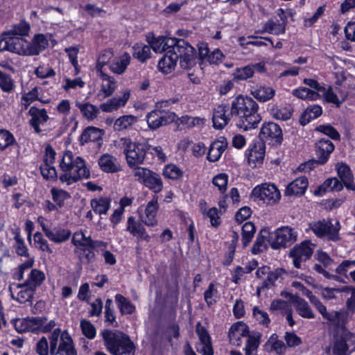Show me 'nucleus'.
<instances>
[{
  "mask_svg": "<svg viewBox=\"0 0 355 355\" xmlns=\"http://www.w3.org/2000/svg\"><path fill=\"white\" fill-rule=\"evenodd\" d=\"M258 103L248 96L239 94L231 103H223L214 110L212 123L216 130H223L234 119L239 129L247 131L258 127L262 117Z\"/></svg>",
  "mask_w": 355,
  "mask_h": 355,
  "instance_id": "obj_1",
  "label": "nucleus"
},
{
  "mask_svg": "<svg viewBox=\"0 0 355 355\" xmlns=\"http://www.w3.org/2000/svg\"><path fill=\"white\" fill-rule=\"evenodd\" d=\"M306 297L324 320L336 328L342 329L341 334L335 336L333 353L334 355H347V352L349 349L347 342L355 338V335L347 331L345 327L347 321V312L344 311H327L326 306L311 291L308 292Z\"/></svg>",
  "mask_w": 355,
  "mask_h": 355,
  "instance_id": "obj_2",
  "label": "nucleus"
},
{
  "mask_svg": "<svg viewBox=\"0 0 355 355\" xmlns=\"http://www.w3.org/2000/svg\"><path fill=\"white\" fill-rule=\"evenodd\" d=\"M0 40V51H10L19 55H37L48 46V40L42 33L34 35L31 42L24 47V40L21 38L10 36L9 33H4Z\"/></svg>",
  "mask_w": 355,
  "mask_h": 355,
  "instance_id": "obj_3",
  "label": "nucleus"
},
{
  "mask_svg": "<svg viewBox=\"0 0 355 355\" xmlns=\"http://www.w3.org/2000/svg\"><path fill=\"white\" fill-rule=\"evenodd\" d=\"M59 166L63 172L59 175V180L67 185L90 178V171L85 160L80 156H74L70 150L64 153Z\"/></svg>",
  "mask_w": 355,
  "mask_h": 355,
  "instance_id": "obj_4",
  "label": "nucleus"
},
{
  "mask_svg": "<svg viewBox=\"0 0 355 355\" xmlns=\"http://www.w3.org/2000/svg\"><path fill=\"white\" fill-rule=\"evenodd\" d=\"M186 49H175L168 50L158 62L159 70L164 74L171 73L176 66L177 62L180 60V67L183 69H191L196 64L197 52L196 50L187 42L183 45Z\"/></svg>",
  "mask_w": 355,
  "mask_h": 355,
  "instance_id": "obj_5",
  "label": "nucleus"
},
{
  "mask_svg": "<svg viewBox=\"0 0 355 355\" xmlns=\"http://www.w3.org/2000/svg\"><path fill=\"white\" fill-rule=\"evenodd\" d=\"M106 349L112 355H135L136 347L130 336L121 331L105 329L101 332Z\"/></svg>",
  "mask_w": 355,
  "mask_h": 355,
  "instance_id": "obj_6",
  "label": "nucleus"
},
{
  "mask_svg": "<svg viewBox=\"0 0 355 355\" xmlns=\"http://www.w3.org/2000/svg\"><path fill=\"white\" fill-rule=\"evenodd\" d=\"M71 243L76 248L74 252L78 255L79 259L87 264L95 261L96 249L107 247L106 242L94 240L90 236H86L82 230L73 233Z\"/></svg>",
  "mask_w": 355,
  "mask_h": 355,
  "instance_id": "obj_7",
  "label": "nucleus"
},
{
  "mask_svg": "<svg viewBox=\"0 0 355 355\" xmlns=\"http://www.w3.org/2000/svg\"><path fill=\"white\" fill-rule=\"evenodd\" d=\"M119 146L130 168L137 171L139 165L146 164L147 143L133 142L130 137H122Z\"/></svg>",
  "mask_w": 355,
  "mask_h": 355,
  "instance_id": "obj_8",
  "label": "nucleus"
},
{
  "mask_svg": "<svg viewBox=\"0 0 355 355\" xmlns=\"http://www.w3.org/2000/svg\"><path fill=\"white\" fill-rule=\"evenodd\" d=\"M50 355H78L73 338L67 330L56 328L49 336Z\"/></svg>",
  "mask_w": 355,
  "mask_h": 355,
  "instance_id": "obj_9",
  "label": "nucleus"
},
{
  "mask_svg": "<svg viewBox=\"0 0 355 355\" xmlns=\"http://www.w3.org/2000/svg\"><path fill=\"white\" fill-rule=\"evenodd\" d=\"M257 139L271 148H278L284 141L283 130L275 122L264 121L261 126Z\"/></svg>",
  "mask_w": 355,
  "mask_h": 355,
  "instance_id": "obj_10",
  "label": "nucleus"
},
{
  "mask_svg": "<svg viewBox=\"0 0 355 355\" xmlns=\"http://www.w3.org/2000/svg\"><path fill=\"white\" fill-rule=\"evenodd\" d=\"M146 42L155 53H166L168 50L175 49H180L184 51L183 45L187 44V42L184 39H178L176 37H168L166 36L160 35L155 37L153 33L146 36ZM186 48L184 47V49Z\"/></svg>",
  "mask_w": 355,
  "mask_h": 355,
  "instance_id": "obj_11",
  "label": "nucleus"
},
{
  "mask_svg": "<svg viewBox=\"0 0 355 355\" xmlns=\"http://www.w3.org/2000/svg\"><path fill=\"white\" fill-rule=\"evenodd\" d=\"M135 176L137 178L139 183L154 193L155 195L163 190L164 183L161 175L148 168H139L135 172Z\"/></svg>",
  "mask_w": 355,
  "mask_h": 355,
  "instance_id": "obj_12",
  "label": "nucleus"
},
{
  "mask_svg": "<svg viewBox=\"0 0 355 355\" xmlns=\"http://www.w3.org/2000/svg\"><path fill=\"white\" fill-rule=\"evenodd\" d=\"M177 117L174 112L165 109L155 108L146 115V121L150 130H157L161 127L166 126L175 121Z\"/></svg>",
  "mask_w": 355,
  "mask_h": 355,
  "instance_id": "obj_13",
  "label": "nucleus"
},
{
  "mask_svg": "<svg viewBox=\"0 0 355 355\" xmlns=\"http://www.w3.org/2000/svg\"><path fill=\"white\" fill-rule=\"evenodd\" d=\"M251 196L267 205H274L281 198V193L276 185L268 183L257 185L252 190Z\"/></svg>",
  "mask_w": 355,
  "mask_h": 355,
  "instance_id": "obj_14",
  "label": "nucleus"
},
{
  "mask_svg": "<svg viewBox=\"0 0 355 355\" xmlns=\"http://www.w3.org/2000/svg\"><path fill=\"white\" fill-rule=\"evenodd\" d=\"M271 235L272 241H270V248L272 250L289 247L297 239V233L289 226L279 227Z\"/></svg>",
  "mask_w": 355,
  "mask_h": 355,
  "instance_id": "obj_15",
  "label": "nucleus"
},
{
  "mask_svg": "<svg viewBox=\"0 0 355 355\" xmlns=\"http://www.w3.org/2000/svg\"><path fill=\"white\" fill-rule=\"evenodd\" d=\"M313 245L311 241L306 240L300 244L295 245L289 252V257L293 259L295 268L300 269L302 263L311 259L313 253Z\"/></svg>",
  "mask_w": 355,
  "mask_h": 355,
  "instance_id": "obj_16",
  "label": "nucleus"
},
{
  "mask_svg": "<svg viewBox=\"0 0 355 355\" xmlns=\"http://www.w3.org/2000/svg\"><path fill=\"white\" fill-rule=\"evenodd\" d=\"M266 146L258 139H254L245 150V157L249 165L256 167L263 162L266 155Z\"/></svg>",
  "mask_w": 355,
  "mask_h": 355,
  "instance_id": "obj_17",
  "label": "nucleus"
},
{
  "mask_svg": "<svg viewBox=\"0 0 355 355\" xmlns=\"http://www.w3.org/2000/svg\"><path fill=\"white\" fill-rule=\"evenodd\" d=\"M27 115L30 117L28 124L36 134H40L42 132L41 126L44 125L50 119L45 108H40L35 105L29 108Z\"/></svg>",
  "mask_w": 355,
  "mask_h": 355,
  "instance_id": "obj_18",
  "label": "nucleus"
},
{
  "mask_svg": "<svg viewBox=\"0 0 355 355\" xmlns=\"http://www.w3.org/2000/svg\"><path fill=\"white\" fill-rule=\"evenodd\" d=\"M104 130L95 126L86 127L79 136L78 141L80 146H84L89 143H94L98 148L103 144Z\"/></svg>",
  "mask_w": 355,
  "mask_h": 355,
  "instance_id": "obj_19",
  "label": "nucleus"
},
{
  "mask_svg": "<svg viewBox=\"0 0 355 355\" xmlns=\"http://www.w3.org/2000/svg\"><path fill=\"white\" fill-rule=\"evenodd\" d=\"M335 146L329 139L321 138L315 144L316 163L320 165L326 164L329 159L330 155L334 150Z\"/></svg>",
  "mask_w": 355,
  "mask_h": 355,
  "instance_id": "obj_20",
  "label": "nucleus"
},
{
  "mask_svg": "<svg viewBox=\"0 0 355 355\" xmlns=\"http://www.w3.org/2000/svg\"><path fill=\"white\" fill-rule=\"evenodd\" d=\"M250 334V328L243 321L234 323L229 329L228 338L230 343L236 347L242 345V338L247 337Z\"/></svg>",
  "mask_w": 355,
  "mask_h": 355,
  "instance_id": "obj_21",
  "label": "nucleus"
},
{
  "mask_svg": "<svg viewBox=\"0 0 355 355\" xmlns=\"http://www.w3.org/2000/svg\"><path fill=\"white\" fill-rule=\"evenodd\" d=\"M42 320L37 317H26L24 318H16L12 320L15 329L19 334L31 332L37 334V324H40Z\"/></svg>",
  "mask_w": 355,
  "mask_h": 355,
  "instance_id": "obj_22",
  "label": "nucleus"
},
{
  "mask_svg": "<svg viewBox=\"0 0 355 355\" xmlns=\"http://www.w3.org/2000/svg\"><path fill=\"white\" fill-rule=\"evenodd\" d=\"M228 143L225 137H219L210 144L207 155V159L209 162H218L223 153L227 149Z\"/></svg>",
  "mask_w": 355,
  "mask_h": 355,
  "instance_id": "obj_23",
  "label": "nucleus"
},
{
  "mask_svg": "<svg viewBox=\"0 0 355 355\" xmlns=\"http://www.w3.org/2000/svg\"><path fill=\"white\" fill-rule=\"evenodd\" d=\"M309 187V180L305 175H302L291 182L286 187L284 193L287 196H303Z\"/></svg>",
  "mask_w": 355,
  "mask_h": 355,
  "instance_id": "obj_24",
  "label": "nucleus"
},
{
  "mask_svg": "<svg viewBox=\"0 0 355 355\" xmlns=\"http://www.w3.org/2000/svg\"><path fill=\"white\" fill-rule=\"evenodd\" d=\"M336 170L339 179L343 182L345 187L349 191H355L354 176L350 167L345 163L338 162Z\"/></svg>",
  "mask_w": 355,
  "mask_h": 355,
  "instance_id": "obj_25",
  "label": "nucleus"
},
{
  "mask_svg": "<svg viewBox=\"0 0 355 355\" xmlns=\"http://www.w3.org/2000/svg\"><path fill=\"white\" fill-rule=\"evenodd\" d=\"M98 164L101 170L107 173H115L121 170L116 157L109 153L101 155L98 159Z\"/></svg>",
  "mask_w": 355,
  "mask_h": 355,
  "instance_id": "obj_26",
  "label": "nucleus"
},
{
  "mask_svg": "<svg viewBox=\"0 0 355 355\" xmlns=\"http://www.w3.org/2000/svg\"><path fill=\"white\" fill-rule=\"evenodd\" d=\"M46 279L45 273L37 268H32L28 275L27 279L22 283L17 285V288H22L24 286H30L34 290L42 286Z\"/></svg>",
  "mask_w": 355,
  "mask_h": 355,
  "instance_id": "obj_27",
  "label": "nucleus"
},
{
  "mask_svg": "<svg viewBox=\"0 0 355 355\" xmlns=\"http://www.w3.org/2000/svg\"><path fill=\"white\" fill-rule=\"evenodd\" d=\"M270 241H272L271 233L266 229H262L252 247V254L256 255L266 251L268 248V245L270 246Z\"/></svg>",
  "mask_w": 355,
  "mask_h": 355,
  "instance_id": "obj_28",
  "label": "nucleus"
},
{
  "mask_svg": "<svg viewBox=\"0 0 355 355\" xmlns=\"http://www.w3.org/2000/svg\"><path fill=\"white\" fill-rule=\"evenodd\" d=\"M159 210L158 196L154 195L145 208L146 220L143 223L148 227L157 225V214Z\"/></svg>",
  "mask_w": 355,
  "mask_h": 355,
  "instance_id": "obj_29",
  "label": "nucleus"
},
{
  "mask_svg": "<svg viewBox=\"0 0 355 355\" xmlns=\"http://www.w3.org/2000/svg\"><path fill=\"white\" fill-rule=\"evenodd\" d=\"M130 96V91H125L122 96L113 97L106 102L100 105V108L105 112H112L117 110L119 107H123L127 103Z\"/></svg>",
  "mask_w": 355,
  "mask_h": 355,
  "instance_id": "obj_30",
  "label": "nucleus"
},
{
  "mask_svg": "<svg viewBox=\"0 0 355 355\" xmlns=\"http://www.w3.org/2000/svg\"><path fill=\"white\" fill-rule=\"evenodd\" d=\"M42 231L51 241L55 243H62L67 241L71 235L70 230L62 227L55 228L54 231H52L50 229H46L44 227H42Z\"/></svg>",
  "mask_w": 355,
  "mask_h": 355,
  "instance_id": "obj_31",
  "label": "nucleus"
},
{
  "mask_svg": "<svg viewBox=\"0 0 355 355\" xmlns=\"http://www.w3.org/2000/svg\"><path fill=\"white\" fill-rule=\"evenodd\" d=\"M250 94L260 103H265L275 96V90L270 86L256 85L251 88Z\"/></svg>",
  "mask_w": 355,
  "mask_h": 355,
  "instance_id": "obj_32",
  "label": "nucleus"
},
{
  "mask_svg": "<svg viewBox=\"0 0 355 355\" xmlns=\"http://www.w3.org/2000/svg\"><path fill=\"white\" fill-rule=\"evenodd\" d=\"M232 239L230 242H226L225 245H227V250L224 254L222 265L225 267L230 266L235 257L236 249L239 240V235L237 232L232 230Z\"/></svg>",
  "mask_w": 355,
  "mask_h": 355,
  "instance_id": "obj_33",
  "label": "nucleus"
},
{
  "mask_svg": "<svg viewBox=\"0 0 355 355\" xmlns=\"http://www.w3.org/2000/svg\"><path fill=\"white\" fill-rule=\"evenodd\" d=\"M131 58L128 52L114 58L109 64L110 70L114 73L121 75L123 73L128 66L130 64Z\"/></svg>",
  "mask_w": 355,
  "mask_h": 355,
  "instance_id": "obj_34",
  "label": "nucleus"
},
{
  "mask_svg": "<svg viewBox=\"0 0 355 355\" xmlns=\"http://www.w3.org/2000/svg\"><path fill=\"white\" fill-rule=\"evenodd\" d=\"M268 110L270 116L276 120L287 121L293 114L291 110L284 104H269Z\"/></svg>",
  "mask_w": 355,
  "mask_h": 355,
  "instance_id": "obj_35",
  "label": "nucleus"
},
{
  "mask_svg": "<svg viewBox=\"0 0 355 355\" xmlns=\"http://www.w3.org/2000/svg\"><path fill=\"white\" fill-rule=\"evenodd\" d=\"M75 105L79 109L83 117L88 121H92L96 119L100 112L97 106L89 102L83 103L76 101Z\"/></svg>",
  "mask_w": 355,
  "mask_h": 355,
  "instance_id": "obj_36",
  "label": "nucleus"
},
{
  "mask_svg": "<svg viewBox=\"0 0 355 355\" xmlns=\"http://www.w3.org/2000/svg\"><path fill=\"white\" fill-rule=\"evenodd\" d=\"M132 55L141 63H145L151 58L150 47L142 42H136L132 46Z\"/></svg>",
  "mask_w": 355,
  "mask_h": 355,
  "instance_id": "obj_37",
  "label": "nucleus"
},
{
  "mask_svg": "<svg viewBox=\"0 0 355 355\" xmlns=\"http://www.w3.org/2000/svg\"><path fill=\"white\" fill-rule=\"evenodd\" d=\"M155 158L161 163L167 160V157L160 146H153L147 143L146 164H153Z\"/></svg>",
  "mask_w": 355,
  "mask_h": 355,
  "instance_id": "obj_38",
  "label": "nucleus"
},
{
  "mask_svg": "<svg viewBox=\"0 0 355 355\" xmlns=\"http://www.w3.org/2000/svg\"><path fill=\"white\" fill-rule=\"evenodd\" d=\"M286 271L282 268H277L274 270H271L266 276V278L263 280L261 284L257 287V291L261 289L263 291L269 290L275 285L277 280L284 274Z\"/></svg>",
  "mask_w": 355,
  "mask_h": 355,
  "instance_id": "obj_39",
  "label": "nucleus"
},
{
  "mask_svg": "<svg viewBox=\"0 0 355 355\" xmlns=\"http://www.w3.org/2000/svg\"><path fill=\"white\" fill-rule=\"evenodd\" d=\"M322 113L320 105H313L308 106L300 117V123L302 125H306L313 119L318 118Z\"/></svg>",
  "mask_w": 355,
  "mask_h": 355,
  "instance_id": "obj_40",
  "label": "nucleus"
},
{
  "mask_svg": "<svg viewBox=\"0 0 355 355\" xmlns=\"http://www.w3.org/2000/svg\"><path fill=\"white\" fill-rule=\"evenodd\" d=\"M199 207L201 213L210 218L212 227H217L220 224L218 211L216 207H211L207 210V203L205 200L201 199L199 202Z\"/></svg>",
  "mask_w": 355,
  "mask_h": 355,
  "instance_id": "obj_41",
  "label": "nucleus"
},
{
  "mask_svg": "<svg viewBox=\"0 0 355 355\" xmlns=\"http://www.w3.org/2000/svg\"><path fill=\"white\" fill-rule=\"evenodd\" d=\"M97 76L102 80L101 91L105 97L110 96L115 91L116 87V81L112 76H109L105 72L97 73Z\"/></svg>",
  "mask_w": 355,
  "mask_h": 355,
  "instance_id": "obj_42",
  "label": "nucleus"
},
{
  "mask_svg": "<svg viewBox=\"0 0 355 355\" xmlns=\"http://www.w3.org/2000/svg\"><path fill=\"white\" fill-rule=\"evenodd\" d=\"M257 228L254 223L248 221L245 223L241 228V245L245 249L249 245L254 238Z\"/></svg>",
  "mask_w": 355,
  "mask_h": 355,
  "instance_id": "obj_43",
  "label": "nucleus"
},
{
  "mask_svg": "<svg viewBox=\"0 0 355 355\" xmlns=\"http://www.w3.org/2000/svg\"><path fill=\"white\" fill-rule=\"evenodd\" d=\"M111 199L107 197L95 198L91 200L93 211L99 215L106 214L110 208Z\"/></svg>",
  "mask_w": 355,
  "mask_h": 355,
  "instance_id": "obj_44",
  "label": "nucleus"
},
{
  "mask_svg": "<svg viewBox=\"0 0 355 355\" xmlns=\"http://www.w3.org/2000/svg\"><path fill=\"white\" fill-rule=\"evenodd\" d=\"M114 298L121 315H131L135 311V306L122 294H116Z\"/></svg>",
  "mask_w": 355,
  "mask_h": 355,
  "instance_id": "obj_45",
  "label": "nucleus"
},
{
  "mask_svg": "<svg viewBox=\"0 0 355 355\" xmlns=\"http://www.w3.org/2000/svg\"><path fill=\"white\" fill-rule=\"evenodd\" d=\"M297 313L303 318L314 319L315 318L308 302L303 298L297 297L294 301Z\"/></svg>",
  "mask_w": 355,
  "mask_h": 355,
  "instance_id": "obj_46",
  "label": "nucleus"
},
{
  "mask_svg": "<svg viewBox=\"0 0 355 355\" xmlns=\"http://www.w3.org/2000/svg\"><path fill=\"white\" fill-rule=\"evenodd\" d=\"M137 121V118L132 114L123 115L116 119L114 123V130L121 132L132 128Z\"/></svg>",
  "mask_w": 355,
  "mask_h": 355,
  "instance_id": "obj_47",
  "label": "nucleus"
},
{
  "mask_svg": "<svg viewBox=\"0 0 355 355\" xmlns=\"http://www.w3.org/2000/svg\"><path fill=\"white\" fill-rule=\"evenodd\" d=\"M162 175L166 179L178 180L183 177L184 171L176 164L171 163L165 165Z\"/></svg>",
  "mask_w": 355,
  "mask_h": 355,
  "instance_id": "obj_48",
  "label": "nucleus"
},
{
  "mask_svg": "<svg viewBox=\"0 0 355 355\" xmlns=\"http://www.w3.org/2000/svg\"><path fill=\"white\" fill-rule=\"evenodd\" d=\"M39 101L43 103H46L48 101H44L39 98L38 88L35 87L32 88L28 92L24 94L21 96V101L22 109L26 110L28 108L32 103L34 101Z\"/></svg>",
  "mask_w": 355,
  "mask_h": 355,
  "instance_id": "obj_49",
  "label": "nucleus"
},
{
  "mask_svg": "<svg viewBox=\"0 0 355 355\" xmlns=\"http://www.w3.org/2000/svg\"><path fill=\"white\" fill-rule=\"evenodd\" d=\"M220 298V295L216 284L211 282L204 292V300L208 307L215 304Z\"/></svg>",
  "mask_w": 355,
  "mask_h": 355,
  "instance_id": "obj_50",
  "label": "nucleus"
},
{
  "mask_svg": "<svg viewBox=\"0 0 355 355\" xmlns=\"http://www.w3.org/2000/svg\"><path fill=\"white\" fill-rule=\"evenodd\" d=\"M53 202L56 204L58 208H62L64 206L66 200L71 198L70 193L62 189H57L53 187L50 190Z\"/></svg>",
  "mask_w": 355,
  "mask_h": 355,
  "instance_id": "obj_51",
  "label": "nucleus"
},
{
  "mask_svg": "<svg viewBox=\"0 0 355 355\" xmlns=\"http://www.w3.org/2000/svg\"><path fill=\"white\" fill-rule=\"evenodd\" d=\"M13 145H18L13 134L6 129H0V152Z\"/></svg>",
  "mask_w": 355,
  "mask_h": 355,
  "instance_id": "obj_52",
  "label": "nucleus"
},
{
  "mask_svg": "<svg viewBox=\"0 0 355 355\" xmlns=\"http://www.w3.org/2000/svg\"><path fill=\"white\" fill-rule=\"evenodd\" d=\"M262 335L260 332H255L254 334L247 336L246 345L244 348L245 355H251L252 352L259 347Z\"/></svg>",
  "mask_w": 355,
  "mask_h": 355,
  "instance_id": "obj_53",
  "label": "nucleus"
},
{
  "mask_svg": "<svg viewBox=\"0 0 355 355\" xmlns=\"http://www.w3.org/2000/svg\"><path fill=\"white\" fill-rule=\"evenodd\" d=\"M293 95L301 99L316 100L320 94L309 88L300 87L293 90Z\"/></svg>",
  "mask_w": 355,
  "mask_h": 355,
  "instance_id": "obj_54",
  "label": "nucleus"
},
{
  "mask_svg": "<svg viewBox=\"0 0 355 355\" xmlns=\"http://www.w3.org/2000/svg\"><path fill=\"white\" fill-rule=\"evenodd\" d=\"M18 293L16 300L20 304L33 303L36 291L30 286H24Z\"/></svg>",
  "mask_w": 355,
  "mask_h": 355,
  "instance_id": "obj_55",
  "label": "nucleus"
},
{
  "mask_svg": "<svg viewBox=\"0 0 355 355\" xmlns=\"http://www.w3.org/2000/svg\"><path fill=\"white\" fill-rule=\"evenodd\" d=\"M52 164L44 163L40 166V173L42 178L47 181L55 182L59 178L55 166Z\"/></svg>",
  "mask_w": 355,
  "mask_h": 355,
  "instance_id": "obj_56",
  "label": "nucleus"
},
{
  "mask_svg": "<svg viewBox=\"0 0 355 355\" xmlns=\"http://www.w3.org/2000/svg\"><path fill=\"white\" fill-rule=\"evenodd\" d=\"M179 124L185 126L187 128H192L196 126H200L205 123V119L199 116H190L188 115L182 116L178 119Z\"/></svg>",
  "mask_w": 355,
  "mask_h": 355,
  "instance_id": "obj_57",
  "label": "nucleus"
},
{
  "mask_svg": "<svg viewBox=\"0 0 355 355\" xmlns=\"http://www.w3.org/2000/svg\"><path fill=\"white\" fill-rule=\"evenodd\" d=\"M112 57H113V53L112 51H108L105 50L100 53V55L96 60V67H95L97 73H101L102 72H105L103 71V67L105 65L110 64V63L112 62L111 59Z\"/></svg>",
  "mask_w": 355,
  "mask_h": 355,
  "instance_id": "obj_58",
  "label": "nucleus"
},
{
  "mask_svg": "<svg viewBox=\"0 0 355 355\" xmlns=\"http://www.w3.org/2000/svg\"><path fill=\"white\" fill-rule=\"evenodd\" d=\"M263 31L274 35L283 34L286 31V22L276 23L270 19L264 24Z\"/></svg>",
  "mask_w": 355,
  "mask_h": 355,
  "instance_id": "obj_59",
  "label": "nucleus"
},
{
  "mask_svg": "<svg viewBox=\"0 0 355 355\" xmlns=\"http://www.w3.org/2000/svg\"><path fill=\"white\" fill-rule=\"evenodd\" d=\"M0 89L6 93H10L15 89V82L11 76L1 70H0Z\"/></svg>",
  "mask_w": 355,
  "mask_h": 355,
  "instance_id": "obj_60",
  "label": "nucleus"
},
{
  "mask_svg": "<svg viewBox=\"0 0 355 355\" xmlns=\"http://www.w3.org/2000/svg\"><path fill=\"white\" fill-rule=\"evenodd\" d=\"M34 258H29L24 263L19 264L16 270L12 273V278L17 281H21L24 278L25 270L31 268L34 265Z\"/></svg>",
  "mask_w": 355,
  "mask_h": 355,
  "instance_id": "obj_61",
  "label": "nucleus"
},
{
  "mask_svg": "<svg viewBox=\"0 0 355 355\" xmlns=\"http://www.w3.org/2000/svg\"><path fill=\"white\" fill-rule=\"evenodd\" d=\"M316 132H320L333 140L339 141L340 139V135L338 131L330 124H322L315 128Z\"/></svg>",
  "mask_w": 355,
  "mask_h": 355,
  "instance_id": "obj_62",
  "label": "nucleus"
},
{
  "mask_svg": "<svg viewBox=\"0 0 355 355\" xmlns=\"http://www.w3.org/2000/svg\"><path fill=\"white\" fill-rule=\"evenodd\" d=\"M232 75L234 80H246L253 76V70L251 69L250 64H248L243 67L236 68Z\"/></svg>",
  "mask_w": 355,
  "mask_h": 355,
  "instance_id": "obj_63",
  "label": "nucleus"
},
{
  "mask_svg": "<svg viewBox=\"0 0 355 355\" xmlns=\"http://www.w3.org/2000/svg\"><path fill=\"white\" fill-rule=\"evenodd\" d=\"M33 239L35 246L39 250L47 252L48 254H52L53 252L48 241L43 237L40 232H36L33 235Z\"/></svg>",
  "mask_w": 355,
  "mask_h": 355,
  "instance_id": "obj_64",
  "label": "nucleus"
}]
</instances>
